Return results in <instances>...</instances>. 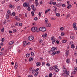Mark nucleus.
<instances>
[{"mask_svg": "<svg viewBox=\"0 0 77 77\" xmlns=\"http://www.w3.org/2000/svg\"><path fill=\"white\" fill-rule=\"evenodd\" d=\"M53 69L55 70L56 68H57V66L56 65L53 66Z\"/></svg>", "mask_w": 77, "mask_h": 77, "instance_id": "20", "label": "nucleus"}, {"mask_svg": "<svg viewBox=\"0 0 77 77\" xmlns=\"http://www.w3.org/2000/svg\"><path fill=\"white\" fill-rule=\"evenodd\" d=\"M31 14L33 17H34L35 16V14H34V12H33V11H32L31 12Z\"/></svg>", "mask_w": 77, "mask_h": 77, "instance_id": "33", "label": "nucleus"}, {"mask_svg": "<svg viewBox=\"0 0 77 77\" xmlns=\"http://www.w3.org/2000/svg\"><path fill=\"white\" fill-rule=\"evenodd\" d=\"M51 65L49 63H47L46 64V66H47L49 67Z\"/></svg>", "mask_w": 77, "mask_h": 77, "instance_id": "36", "label": "nucleus"}, {"mask_svg": "<svg viewBox=\"0 0 77 77\" xmlns=\"http://www.w3.org/2000/svg\"><path fill=\"white\" fill-rule=\"evenodd\" d=\"M15 18L17 21H20V18L18 17V16H15Z\"/></svg>", "mask_w": 77, "mask_h": 77, "instance_id": "12", "label": "nucleus"}, {"mask_svg": "<svg viewBox=\"0 0 77 77\" xmlns=\"http://www.w3.org/2000/svg\"><path fill=\"white\" fill-rule=\"evenodd\" d=\"M31 30L32 32H36V31H37L38 30V28H37L36 27H33L31 28Z\"/></svg>", "mask_w": 77, "mask_h": 77, "instance_id": "3", "label": "nucleus"}, {"mask_svg": "<svg viewBox=\"0 0 77 77\" xmlns=\"http://www.w3.org/2000/svg\"><path fill=\"white\" fill-rule=\"evenodd\" d=\"M69 62H70V61L69 60V59H67L66 60V62L67 63H69Z\"/></svg>", "mask_w": 77, "mask_h": 77, "instance_id": "34", "label": "nucleus"}, {"mask_svg": "<svg viewBox=\"0 0 77 77\" xmlns=\"http://www.w3.org/2000/svg\"><path fill=\"white\" fill-rule=\"evenodd\" d=\"M74 55H75V56H77V51H75V52Z\"/></svg>", "mask_w": 77, "mask_h": 77, "instance_id": "51", "label": "nucleus"}, {"mask_svg": "<svg viewBox=\"0 0 77 77\" xmlns=\"http://www.w3.org/2000/svg\"><path fill=\"white\" fill-rule=\"evenodd\" d=\"M57 50V48L56 47H53L51 49V51H52V52L54 51H55V50Z\"/></svg>", "mask_w": 77, "mask_h": 77, "instance_id": "7", "label": "nucleus"}, {"mask_svg": "<svg viewBox=\"0 0 77 77\" xmlns=\"http://www.w3.org/2000/svg\"><path fill=\"white\" fill-rule=\"evenodd\" d=\"M77 71V68L76 67H75L74 68V71L76 72Z\"/></svg>", "mask_w": 77, "mask_h": 77, "instance_id": "31", "label": "nucleus"}, {"mask_svg": "<svg viewBox=\"0 0 77 77\" xmlns=\"http://www.w3.org/2000/svg\"><path fill=\"white\" fill-rule=\"evenodd\" d=\"M53 76V75L51 73H50L49 74V77H52Z\"/></svg>", "mask_w": 77, "mask_h": 77, "instance_id": "25", "label": "nucleus"}, {"mask_svg": "<svg viewBox=\"0 0 77 77\" xmlns=\"http://www.w3.org/2000/svg\"><path fill=\"white\" fill-rule=\"evenodd\" d=\"M55 72H57L58 71H59V69L57 68L55 70Z\"/></svg>", "mask_w": 77, "mask_h": 77, "instance_id": "28", "label": "nucleus"}, {"mask_svg": "<svg viewBox=\"0 0 77 77\" xmlns=\"http://www.w3.org/2000/svg\"><path fill=\"white\" fill-rule=\"evenodd\" d=\"M17 32V30L16 29L14 30H13V32L14 33H15V32Z\"/></svg>", "mask_w": 77, "mask_h": 77, "instance_id": "60", "label": "nucleus"}, {"mask_svg": "<svg viewBox=\"0 0 77 77\" xmlns=\"http://www.w3.org/2000/svg\"><path fill=\"white\" fill-rule=\"evenodd\" d=\"M9 8L13 9H14V8H15V6L14 5H12V4H10L9 6Z\"/></svg>", "mask_w": 77, "mask_h": 77, "instance_id": "8", "label": "nucleus"}, {"mask_svg": "<svg viewBox=\"0 0 77 77\" xmlns=\"http://www.w3.org/2000/svg\"><path fill=\"white\" fill-rule=\"evenodd\" d=\"M54 36H52L51 38V40H54Z\"/></svg>", "mask_w": 77, "mask_h": 77, "instance_id": "53", "label": "nucleus"}, {"mask_svg": "<svg viewBox=\"0 0 77 77\" xmlns=\"http://www.w3.org/2000/svg\"><path fill=\"white\" fill-rule=\"evenodd\" d=\"M43 42V41L42 40H41L39 41V43H42V42Z\"/></svg>", "mask_w": 77, "mask_h": 77, "instance_id": "58", "label": "nucleus"}, {"mask_svg": "<svg viewBox=\"0 0 77 77\" xmlns=\"http://www.w3.org/2000/svg\"><path fill=\"white\" fill-rule=\"evenodd\" d=\"M47 12H48V10H46L45 11V14H47Z\"/></svg>", "mask_w": 77, "mask_h": 77, "instance_id": "55", "label": "nucleus"}, {"mask_svg": "<svg viewBox=\"0 0 77 77\" xmlns=\"http://www.w3.org/2000/svg\"><path fill=\"white\" fill-rule=\"evenodd\" d=\"M51 19L52 20H55L56 18L54 17H51Z\"/></svg>", "mask_w": 77, "mask_h": 77, "instance_id": "46", "label": "nucleus"}, {"mask_svg": "<svg viewBox=\"0 0 77 77\" xmlns=\"http://www.w3.org/2000/svg\"><path fill=\"white\" fill-rule=\"evenodd\" d=\"M55 40H56V38H54V40H53L52 42V44H53L54 43V42H55Z\"/></svg>", "mask_w": 77, "mask_h": 77, "instance_id": "24", "label": "nucleus"}, {"mask_svg": "<svg viewBox=\"0 0 77 77\" xmlns=\"http://www.w3.org/2000/svg\"><path fill=\"white\" fill-rule=\"evenodd\" d=\"M35 3L36 6H38L39 4H38V2H35Z\"/></svg>", "mask_w": 77, "mask_h": 77, "instance_id": "27", "label": "nucleus"}, {"mask_svg": "<svg viewBox=\"0 0 77 77\" xmlns=\"http://www.w3.org/2000/svg\"><path fill=\"white\" fill-rule=\"evenodd\" d=\"M36 65L38 66H39L41 65V63L40 62H37L36 63Z\"/></svg>", "mask_w": 77, "mask_h": 77, "instance_id": "16", "label": "nucleus"}, {"mask_svg": "<svg viewBox=\"0 0 77 77\" xmlns=\"http://www.w3.org/2000/svg\"><path fill=\"white\" fill-rule=\"evenodd\" d=\"M47 34H46V33H45L44 34L42 35V37L44 38V37L45 38L47 37Z\"/></svg>", "mask_w": 77, "mask_h": 77, "instance_id": "17", "label": "nucleus"}, {"mask_svg": "<svg viewBox=\"0 0 77 77\" xmlns=\"http://www.w3.org/2000/svg\"><path fill=\"white\" fill-rule=\"evenodd\" d=\"M67 41L66 40H62V42L63 43H66Z\"/></svg>", "mask_w": 77, "mask_h": 77, "instance_id": "22", "label": "nucleus"}, {"mask_svg": "<svg viewBox=\"0 0 77 77\" xmlns=\"http://www.w3.org/2000/svg\"><path fill=\"white\" fill-rule=\"evenodd\" d=\"M34 39V37L33 36H31L29 37L28 38V39L29 41H32Z\"/></svg>", "mask_w": 77, "mask_h": 77, "instance_id": "4", "label": "nucleus"}, {"mask_svg": "<svg viewBox=\"0 0 77 77\" xmlns=\"http://www.w3.org/2000/svg\"><path fill=\"white\" fill-rule=\"evenodd\" d=\"M33 68L32 67H31L29 68V71H32V70Z\"/></svg>", "mask_w": 77, "mask_h": 77, "instance_id": "61", "label": "nucleus"}, {"mask_svg": "<svg viewBox=\"0 0 77 77\" xmlns=\"http://www.w3.org/2000/svg\"><path fill=\"white\" fill-rule=\"evenodd\" d=\"M9 33H12V31L10 30L9 31Z\"/></svg>", "mask_w": 77, "mask_h": 77, "instance_id": "63", "label": "nucleus"}, {"mask_svg": "<svg viewBox=\"0 0 77 77\" xmlns=\"http://www.w3.org/2000/svg\"><path fill=\"white\" fill-rule=\"evenodd\" d=\"M70 38L71 39H74V36H71Z\"/></svg>", "mask_w": 77, "mask_h": 77, "instance_id": "29", "label": "nucleus"}, {"mask_svg": "<svg viewBox=\"0 0 77 77\" xmlns=\"http://www.w3.org/2000/svg\"><path fill=\"white\" fill-rule=\"evenodd\" d=\"M31 56H33V55H34V53H33V52H32L31 53Z\"/></svg>", "mask_w": 77, "mask_h": 77, "instance_id": "40", "label": "nucleus"}, {"mask_svg": "<svg viewBox=\"0 0 77 77\" xmlns=\"http://www.w3.org/2000/svg\"><path fill=\"white\" fill-rule=\"evenodd\" d=\"M69 54V50H68V51H67L66 52V56L67 57V56H68Z\"/></svg>", "mask_w": 77, "mask_h": 77, "instance_id": "15", "label": "nucleus"}, {"mask_svg": "<svg viewBox=\"0 0 77 77\" xmlns=\"http://www.w3.org/2000/svg\"><path fill=\"white\" fill-rule=\"evenodd\" d=\"M30 54H29V53H27L26 54V57H29V55H30Z\"/></svg>", "mask_w": 77, "mask_h": 77, "instance_id": "26", "label": "nucleus"}, {"mask_svg": "<svg viewBox=\"0 0 77 77\" xmlns=\"http://www.w3.org/2000/svg\"><path fill=\"white\" fill-rule=\"evenodd\" d=\"M12 15H13V16H15V13L13 12L12 13Z\"/></svg>", "mask_w": 77, "mask_h": 77, "instance_id": "52", "label": "nucleus"}, {"mask_svg": "<svg viewBox=\"0 0 77 77\" xmlns=\"http://www.w3.org/2000/svg\"><path fill=\"white\" fill-rule=\"evenodd\" d=\"M45 24H47V23H48V19L47 18H46L45 19Z\"/></svg>", "mask_w": 77, "mask_h": 77, "instance_id": "13", "label": "nucleus"}, {"mask_svg": "<svg viewBox=\"0 0 77 77\" xmlns=\"http://www.w3.org/2000/svg\"><path fill=\"white\" fill-rule=\"evenodd\" d=\"M56 15L57 17H59L60 16V14L59 13H57L56 14Z\"/></svg>", "mask_w": 77, "mask_h": 77, "instance_id": "42", "label": "nucleus"}, {"mask_svg": "<svg viewBox=\"0 0 77 77\" xmlns=\"http://www.w3.org/2000/svg\"><path fill=\"white\" fill-rule=\"evenodd\" d=\"M11 10H8L7 11V13L8 14H11Z\"/></svg>", "mask_w": 77, "mask_h": 77, "instance_id": "43", "label": "nucleus"}, {"mask_svg": "<svg viewBox=\"0 0 77 77\" xmlns=\"http://www.w3.org/2000/svg\"><path fill=\"white\" fill-rule=\"evenodd\" d=\"M52 4L53 5H56V2H52Z\"/></svg>", "mask_w": 77, "mask_h": 77, "instance_id": "39", "label": "nucleus"}, {"mask_svg": "<svg viewBox=\"0 0 77 77\" xmlns=\"http://www.w3.org/2000/svg\"><path fill=\"white\" fill-rule=\"evenodd\" d=\"M23 6L24 7H25V8H27L29 5H28L27 3H24L23 5Z\"/></svg>", "mask_w": 77, "mask_h": 77, "instance_id": "11", "label": "nucleus"}, {"mask_svg": "<svg viewBox=\"0 0 77 77\" xmlns=\"http://www.w3.org/2000/svg\"><path fill=\"white\" fill-rule=\"evenodd\" d=\"M71 47L72 48H74L75 47L74 46V45L73 44H72L71 46Z\"/></svg>", "mask_w": 77, "mask_h": 77, "instance_id": "37", "label": "nucleus"}, {"mask_svg": "<svg viewBox=\"0 0 77 77\" xmlns=\"http://www.w3.org/2000/svg\"><path fill=\"white\" fill-rule=\"evenodd\" d=\"M6 18L7 19H9V14H6Z\"/></svg>", "mask_w": 77, "mask_h": 77, "instance_id": "35", "label": "nucleus"}, {"mask_svg": "<svg viewBox=\"0 0 77 77\" xmlns=\"http://www.w3.org/2000/svg\"><path fill=\"white\" fill-rule=\"evenodd\" d=\"M73 27L74 28V29L75 30H77V27L76 26V23L75 22L73 24Z\"/></svg>", "mask_w": 77, "mask_h": 77, "instance_id": "5", "label": "nucleus"}, {"mask_svg": "<svg viewBox=\"0 0 77 77\" xmlns=\"http://www.w3.org/2000/svg\"><path fill=\"white\" fill-rule=\"evenodd\" d=\"M27 42L26 41H23V46L24 47H26V46L27 45Z\"/></svg>", "mask_w": 77, "mask_h": 77, "instance_id": "9", "label": "nucleus"}, {"mask_svg": "<svg viewBox=\"0 0 77 77\" xmlns=\"http://www.w3.org/2000/svg\"><path fill=\"white\" fill-rule=\"evenodd\" d=\"M60 30H63V27H61L60 28Z\"/></svg>", "mask_w": 77, "mask_h": 77, "instance_id": "59", "label": "nucleus"}, {"mask_svg": "<svg viewBox=\"0 0 77 77\" xmlns=\"http://www.w3.org/2000/svg\"><path fill=\"white\" fill-rule=\"evenodd\" d=\"M17 9H19V10H20V6H18L17 7Z\"/></svg>", "mask_w": 77, "mask_h": 77, "instance_id": "49", "label": "nucleus"}, {"mask_svg": "<svg viewBox=\"0 0 77 77\" xmlns=\"http://www.w3.org/2000/svg\"><path fill=\"white\" fill-rule=\"evenodd\" d=\"M49 70L50 71H53V67L51 66L49 67Z\"/></svg>", "mask_w": 77, "mask_h": 77, "instance_id": "19", "label": "nucleus"}, {"mask_svg": "<svg viewBox=\"0 0 77 77\" xmlns=\"http://www.w3.org/2000/svg\"><path fill=\"white\" fill-rule=\"evenodd\" d=\"M30 7H28L27 8L28 11H30Z\"/></svg>", "mask_w": 77, "mask_h": 77, "instance_id": "44", "label": "nucleus"}, {"mask_svg": "<svg viewBox=\"0 0 77 77\" xmlns=\"http://www.w3.org/2000/svg\"><path fill=\"white\" fill-rule=\"evenodd\" d=\"M2 42H4L5 41V38H2L1 40Z\"/></svg>", "mask_w": 77, "mask_h": 77, "instance_id": "48", "label": "nucleus"}, {"mask_svg": "<svg viewBox=\"0 0 77 77\" xmlns=\"http://www.w3.org/2000/svg\"><path fill=\"white\" fill-rule=\"evenodd\" d=\"M54 12H56V11H57V8H55V9H54L53 10Z\"/></svg>", "mask_w": 77, "mask_h": 77, "instance_id": "47", "label": "nucleus"}, {"mask_svg": "<svg viewBox=\"0 0 77 77\" xmlns=\"http://www.w3.org/2000/svg\"><path fill=\"white\" fill-rule=\"evenodd\" d=\"M35 72V70L34 69H33L32 72V74H34Z\"/></svg>", "mask_w": 77, "mask_h": 77, "instance_id": "38", "label": "nucleus"}, {"mask_svg": "<svg viewBox=\"0 0 77 77\" xmlns=\"http://www.w3.org/2000/svg\"><path fill=\"white\" fill-rule=\"evenodd\" d=\"M64 73L62 74V75H65V77H67L69 74V72L67 71V69H63Z\"/></svg>", "mask_w": 77, "mask_h": 77, "instance_id": "1", "label": "nucleus"}, {"mask_svg": "<svg viewBox=\"0 0 77 77\" xmlns=\"http://www.w3.org/2000/svg\"><path fill=\"white\" fill-rule=\"evenodd\" d=\"M39 30L42 31V32H45L46 31V28L45 27H41L39 29Z\"/></svg>", "mask_w": 77, "mask_h": 77, "instance_id": "2", "label": "nucleus"}, {"mask_svg": "<svg viewBox=\"0 0 77 77\" xmlns=\"http://www.w3.org/2000/svg\"><path fill=\"white\" fill-rule=\"evenodd\" d=\"M49 5H51L53 4V2H51V1L50 2H49Z\"/></svg>", "mask_w": 77, "mask_h": 77, "instance_id": "56", "label": "nucleus"}, {"mask_svg": "<svg viewBox=\"0 0 77 77\" xmlns=\"http://www.w3.org/2000/svg\"><path fill=\"white\" fill-rule=\"evenodd\" d=\"M61 5H62L61 3H59L58 4H57V5H56V6L58 8H59V7H60V6H61Z\"/></svg>", "mask_w": 77, "mask_h": 77, "instance_id": "14", "label": "nucleus"}, {"mask_svg": "<svg viewBox=\"0 0 77 77\" xmlns=\"http://www.w3.org/2000/svg\"><path fill=\"white\" fill-rule=\"evenodd\" d=\"M22 14H20L19 15V17H22Z\"/></svg>", "mask_w": 77, "mask_h": 77, "instance_id": "54", "label": "nucleus"}, {"mask_svg": "<svg viewBox=\"0 0 77 77\" xmlns=\"http://www.w3.org/2000/svg\"><path fill=\"white\" fill-rule=\"evenodd\" d=\"M34 20H35V21H37V20H38V18H37V17H35Z\"/></svg>", "mask_w": 77, "mask_h": 77, "instance_id": "50", "label": "nucleus"}, {"mask_svg": "<svg viewBox=\"0 0 77 77\" xmlns=\"http://www.w3.org/2000/svg\"><path fill=\"white\" fill-rule=\"evenodd\" d=\"M71 7H72V5H71V4H69L67 7V8L68 9H69V8H71Z\"/></svg>", "mask_w": 77, "mask_h": 77, "instance_id": "23", "label": "nucleus"}, {"mask_svg": "<svg viewBox=\"0 0 77 77\" xmlns=\"http://www.w3.org/2000/svg\"><path fill=\"white\" fill-rule=\"evenodd\" d=\"M32 9H34L35 8V6H34V5H32L31 6Z\"/></svg>", "mask_w": 77, "mask_h": 77, "instance_id": "45", "label": "nucleus"}, {"mask_svg": "<svg viewBox=\"0 0 77 77\" xmlns=\"http://www.w3.org/2000/svg\"><path fill=\"white\" fill-rule=\"evenodd\" d=\"M29 61H31V60H33V58L32 57H30L29 59Z\"/></svg>", "mask_w": 77, "mask_h": 77, "instance_id": "30", "label": "nucleus"}, {"mask_svg": "<svg viewBox=\"0 0 77 77\" xmlns=\"http://www.w3.org/2000/svg\"><path fill=\"white\" fill-rule=\"evenodd\" d=\"M32 10L34 12H35V11H36V8H35L33 9H32Z\"/></svg>", "mask_w": 77, "mask_h": 77, "instance_id": "32", "label": "nucleus"}, {"mask_svg": "<svg viewBox=\"0 0 77 77\" xmlns=\"http://www.w3.org/2000/svg\"><path fill=\"white\" fill-rule=\"evenodd\" d=\"M18 63H17V62H16L14 66V68L15 69H17V68H18Z\"/></svg>", "mask_w": 77, "mask_h": 77, "instance_id": "6", "label": "nucleus"}, {"mask_svg": "<svg viewBox=\"0 0 77 77\" xmlns=\"http://www.w3.org/2000/svg\"><path fill=\"white\" fill-rule=\"evenodd\" d=\"M1 31L2 32H4V28H2V29H1Z\"/></svg>", "mask_w": 77, "mask_h": 77, "instance_id": "64", "label": "nucleus"}, {"mask_svg": "<svg viewBox=\"0 0 77 77\" xmlns=\"http://www.w3.org/2000/svg\"><path fill=\"white\" fill-rule=\"evenodd\" d=\"M14 41H11L10 42L8 43V45H12L13 44H14Z\"/></svg>", "mask_w": 77, "mask_h": 77, "instance_id": "10", "label": "nucleus"}, {"mask_svg": "<svg viewBox=\"0 0 77 77\" xmlns=\"http://www.w3.org/2000/svg\"><path fill=\"white\" fill-rule=\"evenodd\" d=\"M38 73L37 72H36L34 74V76L35 77H36L37 76V75L38 74Z\"/></svg>", "mask_w": 77, "mask_h": 77, "instance_id": "41", "label": "nucleus"}, {"mask_svg": "<svg viewBox=\"0 0 77 77\" xmlns=\"http://www.w3.org/2000/svg\"><path fill=\"white\" fill-rule=\"evenodd\" d=\"M46 24V26H47V27H49L51 26V24L49 23H47Z\"/></svg>", "mask_w": 77, "mask_h": 77, "instance_id": "18", "label": "nucleus"}, {"mask_svg": "<svg viewBox=\"0 0 77 77\" xmlns=\"http://www.w3.org/2000/svg\"><path fill=\"white\" fill-rule=\"evenodd\" d=\"M64 34H65V33L63 32H62L61 35L62 36H64Z\"/></svg>", "mask_w": 77, "mask_h": 77, "instance_id": "62", "label": "nucleus"}, {"mask_svg": "<svg viewBox=\"0 0 77 77\" xmlns=\"http://www.w3.org/2000/svg\"><path fill=\"white\" fill-rule=\"evenodd\" d=\"M63 7H66V5L64 4H63L62 5Z\"/></svg>", "mask_w": 77, "mask_h": 77, "instance_id": "57", "label": "nucleus"}, {"mask_svg": "<svg viewBox=\"0 0 77 77\" xmlns=\"http://www.w3.org/2000/svg\"><path fill=\"white\" fill-rule=\"evenodd\" d=\"M56 54V52L55 51H54L52 53L51 55L52 56H54V55H55V54Z\"/></svg>", "mask_w": 77, "mask_h": 77, "instance_id": "21", "label": "nucleus"}]
</instances>
